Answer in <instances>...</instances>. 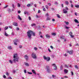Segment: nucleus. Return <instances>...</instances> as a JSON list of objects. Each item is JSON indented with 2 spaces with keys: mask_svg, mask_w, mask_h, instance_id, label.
<instances>
[{
  "mask_svg": "<svg viewBox=\"0 0 79 79\" xmlns=\"http://www.w3.org/2000/svg\"><path fill=\"white\" fill-rule=\"evenodd\" d=\"M32 34L33 36H35V33L32 31L31 30H28L27 32V35L28 37V38L30 39H31Z\"/></svg>",
  "mask_w": 79,
  "mask_h": 79,
  "instance_id": "obj_1",
  "label": "nucleus"
},
{
  "mask_svg": "<svg viewBox=\"0 0 79 79\" xmlns=\"http://www.w3.org/2000/svg\"><path fill=\"white\" fill-rule=\"evenodd\" d=\"M13 58L14 59L12 60V61H14V63H16V61L18 62L19 58L18 57V55L17 54H15L14 55Z\"/></svg>",
  "mask_w": 79,
  "mask_h": 79,
  "instance_id": "obj_2",
  "label": "nucleus"
},
{
  "mask_svg": "<svg viewBox=\"0 0 79 79\" xmlns=\"http://www.w3.org/2000/svg\"><path fill=\"white\" fill-rule=\"evenodd\" d=\"M31 56L33 59H37V56H36V54L35 53H32Z\"/></svg>",
  "mask_w": 79,
  "mask_h": 79,
  "instance_id": "obj_3",
  "label": "nucleus"
},
{
  "mask_svg": "<svg viewBox=\"0 0 79 79\" xmlns=\"http://www.w3.org/2000/svg\"><path fill=\"white\" fill-rule=\"evenodd\" d=\"M43 58L44 60H46L47 61H48L50 60V57H46L45 56H44Z\"/></svg>",
  "mask_w": 79,
  "mask_h": 79,
  "instance_id": "obj_4",
  "label": "nucleus"
},
{
  "mask_svg": "<svg viewBox=\"0 0 79 79\" xmlns=\"http://www.w3.org/2000/svg\"><path fill=\"white\" fill-rule=\"evenodd\" d=\"M52 66H53L54 67V70H56L57 69V67L56 65V64H52Z\"/></svg>",
  "mask_w": 79,
  "mask_h": 79,
  "instance_id": "obj_5",
  "label": "nucleus"
},
{
  "mask_svg": "<svg viewBox=\"0 0 79 79\" xmlns=\"http://www.w3.org/2000/svg\"><path fill=\"white\" fill-rule=\"evenodd\" d=\"M68 53H69L70 55H72L73 53V50H71L70 51H68L67 52Z\"/></svg>",
  "mask_w": 79,
  "mask_h": 79,
  "instance_id": "obj_6",
  "label": "nucleus"
},
{
  "mask_svg": "<svg viewBox=\"0 0 79 79\" xmlns=\"http://www.w3.org/2000/svg\"><path fill=\"white\" fill-rule=\"evenodd\" d=\"M62 11L63 13L65 14H66L68 13V11L65 9H63Z\"/></svg>",
  "mask_w": 79,
  "mask_h": 79,
  "instance_id": "obj_7",
  "label": "nucleus"
},
{
  "mask_svg": "<svg viewBox=\"0 0 79 79\" xmlns=\"http://www.w3.org/2000/svg\"><path fill=\"white\" fill-rule=\"evenodd\" d=\"M46 68L47 69V72H48V73H50V70L49 69V66H46Z\"/></svg>",
  "mask_w": 79,
  "mask_h": 79,
  "instance_id": "obj_8",
  "label": "nucleus"
},
{
  "mask_svg": "<svg viewBox=\"0 0 79 79\" xmlns=\"http://www.w3.org/2000/svg\"><path fill=\"white\" fill-rule=\"evenodd\" d=\"M13 42H19V40H18L16 39L14 40Z\"/></svg>",
  "mask_w": 79,
  "mask_h": 79,
  "instance_id": "obj_9",
  "label": "nucleus"
},
{
  "mask_svg": "<svg viewBox=\"0 0 79 79\" xmlns=\"http://www.w3.org/2000/svg\"><path fill=\"white\" fill-rule=\"evenodd\" d=\"M64 72L65 74H67V73H68V70L66 69H65L64 70Z\"/></svg>",
  "mask_w": 79,
  "mask_h": 79,
  "instance_id": "obj_10",
  "label": "nucleus"
},
{
  "mask_svg": "<svg viewBox=\"0 0 79 79\" xmlns=\"http://www.w3.org/2000/svg\"><path fill=\"white\" fill-rule=\"evenodd\" d=\"M13 24L14 26H18V24L16 22H15L13 23Z\"/></svg>",
  "mask_w": 79,
  "mask_h": 79,
  "instance_id": "obj_11",
  "label": "nucleus"
},
{
  "mask_svg": "<svg viewBox=\"0 0 79 79\" xmlns=\"http://www.w3.org/2000/svg\"><path fill=\"white\" fill-rule=\"evenodd\" d=\"M32 72L33 74H35V75H36V73H35V71L34 70H32Z\"/></svg>",
  "mask_w": 79,
  "mask_h": 79,
  "instance_id": "obj_12",
  "label": "nucleus"
},
{
  "mask_svg": "<svg viewBox=\"0 0 79 79\" xmlns=\"http://www.w3.org/2000/svg\"><path fill=\"white\" fill-rule=\"evenodd\" d=\"M46 37L47 39H49L50 38V36L48 35H46Z\"/></svg>",
  "mask_w": 79,
  "mask_h": 79,
  "instance_id": "obj_13",
  "label": "nucleus"
},
{
  "mask_svg": "<svg viewBox=\"0 0 79 79\" xmlns=\"http://www.w3.org/2000/svg\"><path fill=\"white\" fill-rule=\"evenodd\" d=\"M24 58L25 59H26V60H27V59H28V56L27 55H26L24 56Z\"/></svg>",
  "mask_w": 79,
  "mask_h": 79,
  "instance_id": "obj_14",
  "label": "nucleus"
},
{
  "mask_svg": "<svg viewBox=\"0 0 79 79\" xmlns=\"http://www.w3.org/2000/svg\"><path fill=\"white\" fill-rule=\"evenodd\" d=\"M65 4L67 5H69V2H68V1H65Z\"/></svg>",
  "mask_w": 79,
  "mask_h": 79,
  "instance_id": "obj_15",
  "label": "nucleus"
},
{
  "mask_svg": "<svg viewBox=\"0 0 79 79\" xmlns=\"http://www.w3.org/2000/svg\"><path fill=\"white\" fill-rule=\"evenodd\" d=\"M74 21L75 23H79V21H78L77 19H75Z\"/></svg>",
  "mask_w": 79,
  "mask_h": 79,
  "instance_id": "obj_16",
  "label": "nucleus"
},
{
  "mask_svg": "<svg viewBox=\"0 0 79 79\" xmlns=\"http://www.w3.org/2000/svg\"><path fill=\"white\" fill-rule=\"evenodd\" d=\"M7 11L8 13H10V12H11V9H7Z\"/></svg>",
  "mask_w": 79,
  "mask_h": 79,
  "instance_id": "obj_17",
  "label": "nucleus"
},
{
  "mask_svg": "<svg viewBox=\"0 0 79 79\" xmlns=\"http://www.w3.org/2000/svg\"><path fill=\"white\" fill-rule=\"evenodd\" d=\"M18 19H20V20H22V19H21V18L20 16H19V15L18 16Z\"/></svg>",
  "mask_w": 79,
  "mask_h": 79,
  "instance_id": "obj_18",
  "label": "nucleus"
},
{
  "mask_svg": "<svg viewBox=\"0 0 79 79\" xmlns=\"http://www.w3.org/2000/svg\"><path fill=\"white\" fill-rule=\"evenodd\" d=\"M64 23H65L66 24L68 25L69 24V22H68L64 21Z\"/></svg>",
  "mask_w": 79,
  "mask_h": 79,
  "instance_id": "obj_19",
  "label": "nucleus"
},
{
  "mask_svg": "<svg viewBox=\"0 0 79 79\" xmlns=\"http://www.w3.org/2000/svg\"><path fill=\"white\" fill-rule=\"evenodd\" d=\"M51 35H54V36H55L56 35V34H55V33H53L51 34Z\"/></svg>",
  "mask_w": 79,
  "mask_h": 79,
  "instance_id": "obj_20",
  "label": "nucleus"
},
{
  "mask_svg": "<svg viewBox=\"0 0 79 79\" xmlns=\"http://www.w3.org/2000/svg\"><path fill=\"white\" fill-rule=\"evenodd\" d=\"M34 50H38V48H37L36 47H34Z\"/></svg>",
  "mask_w": 79,
  "mask_h": 79,
  "instance_id": "obj_21",
  "label": "nucleus"
},
{
  "mask_svg": "<svg viewBox=\"0 0 79 79\" xmlns=\"http://www.w3.org/2000/svg\"><path fill=\"white\" fill-rule=\"evenodd\" d=\"M25 65L26 66H29V64L27 63H25Z\"/></svg>",
  "mask_w": 79,
  "mask_h": 79,
  "instance_id": "obj_22",
  "label": "nucleus"
},
{
  "mask_svg": "<svg viewBox=\"0 0 79 79\" xmlns=\"http://www.w3.org/2000/svg\"><path fill=\"white\" fill-rule=\"evenodd\" d=\"M75 7L78 8H79V5H76L75 6Z\"/></svg>",
  "mask_w": 79,
  "mask_h": 79,
  "instance_id": "obj_23",
  "label": "nucleus"
},
{
  "mask_svg": "<svg viewBox=\"0 0 79 79\" xmlns=\"http://www.w3.org/2000/svg\"><path fill=\"white\" fill-rule=\"evenodd\" d=\"M69 34L70 35H73V33L71 31L69 33Z\"/></svg>",
  "mask_w": 79,
  "mask_h": 79,
  "instance_id": "obj_24",
  "label": "nucleus"
},
{
  "mask_svg": "<svg viewBox=\"0 0 79 79\" xmlns=\"http://www.w3.org/2000/svg\"><path fill=\"white\" fill-rule=\"evenodd\" d=\"M5 35H6V36H8V34L6 33V31H5Z\"/></svg>",
  "mask_w": 79,
  "mask_h": 79,
  "instance_id": "obj_25",
  "label": "nucleus"
},
{
  "mask_svg": "<svg viewBox=\"0 0 79 79\" xmlns=\"http://www.w3.org/2000/svg\"><path fill=\"white\" fill-rule=\"evenodd\" d=\"M7 48L8 49H11V46L8 47Z\"/></svg>",
  "mask_w": 79,
  "mask_h": 79,
  "instance_id": "obj_26",
  "label": "nucleus"
},
{
  "mask_svg": "<svg viewBox=\"0 0 79 79\" xmlns=\"http://www.w3.org/2000/svg\"><path fill=\"white\" fill-rule=\"evenodd\" d=\"M60 70H62V69H63V66H62V65L60 66Z\"/></svg>",
  "mask_w": 79,
  "mask_h": 79,
  "instance_id": "obj_27",
  "label": "nucleus"
},
{
  "mask_svg": "<svg viewBox=\"0 0 79 79\" xmlns=\"http://www.w3.org/2000/svg\"><path fill=\"white\" fill-rule=\"evenodd\" d=\"M9 61L10 63H11V64H12V63H13V62H12V60H9Z\"/></svg>",
  "mask_w": 79,
  "mask_h": 79,
  "instance_id": "obj_28",
  "label": "nucleus"
},
{
  "mask_svg": "<svg viewBox=\"0 0 79 79\" xmlns=\"http://www.w3.org/2000/svg\"><path fill=\"white\" fill-rule=\"evenodd\" d=\"M51 56L52 58H54V57H55V56L54 55H51Z\"/></svg>",
  "mask_w": 79,
  "mask_h": 79,
  "instance_id": "obj_29",
  "label": "nucleus"
},
{
  "mask_svg": "<svg viewBox=\"0 0 79 79\" xmlns=\"http://www.w3.org/2000/svg\"><path fill=\"white\" fill-rule=\"evenodd\" d=\"M60 39H64V37L63 36H60Z\"/></svg>",
  "mask_w": 79,
  "mask_h": 79,
  "instance_id": "obj_30",
  "label": "nucleus"
},
{
  "mask_svg": "<svg viewBox=\"0 0 79 79\" xmlns=\"http://www.w3.org/2000/svg\"><path fill=\"white\" fill-rule=\"evenodd\" d=\"M28 74H32V73L31 72H27Z\"/></svg>",
  "mask_w": 79,
  "mask_h": 79,
  "instance_id": "obj_31",
  "label": "nucleus"
},
{
  "mask_svg": "<svg viewBox=\"0 0 79 79\" xmlns=\"http://www.w3.org/2000/svg\"><path fill=\"white\" fill-rule=\"evenodd\" d=\"M57 16L58 18H60V15L58 14L57 15Z\"/></svg>",
  "mask_w": 79,
  "mask_h": 79,
  "instance_id": "obj_32",
  "label": "nucleus"
},
{
  "mask_svg": "<svg viewBox=\"0 0 79 79\" xmlns=\"http://www.w3.org/2000/svg\"><path fill=\"white\" fill-rule=\"evenodd\" d=\"M24 13L25 15H26V14H27L28 13V12H27V11H25L24 12Z\"/></svg>",
  "mask_w": 79,
  "mask_h": 79,
  "instance_id": "obj_33",
  "label": "nucleus"
},
{
  "mask_svg": "<svg viewBox=\"0 0 79 79\" xmlns=\"http://www.w3.org/2000/svg\"><path fill=\"white\" fill-rule=\"evenodd\" d=\"M75 68H76V69H78V67L77 65H76L75 66Z\"/></svg>",
  "mask_w": 79,
  "mask_h": 79,
  "instance_id": "obj_34",
  "label": "nucleus"
},
{
  "mask_svg": "<svg viewBox=\"0 0 79 79\" xmlns=\"http://www.w3.org/2000/svg\"><path fill=\"white\" fill-rule=\"evenodd\" d=\"M34 26H35V23H33L32 24H31V26L33 27Z\"/></svg>",
  "mask_w": 79,
  "mask_h": 79,
  "instance_id": "obj_35",
  "label": "nucleus"
},
{
  "mask_svg": "<svg viewBox=\"0 0 79 79\" xmlns=\"http://www.w3.org/2000/svg\"><path fill=\"white\" fill-rule=\"evenodd\" d=\"M27 7H29V6H31V5L30 4H28L27 5Z\"/></svg>",
  "mask_w": 79,
  "mask_h": 79,
  "instance_id": "obj_36",
  "label": "nucleus"
},
{
  "mask_svg": "<svg viewBox=\"0 0 79 79\" xmlns=\"http://www.w3.org/2000/svg\"><path fill=\"white\" fill-rule=\"evenodd\" d=\"M8 28V27H6L5 28V30H6V29H7Z\"/></svg>",
  "mask_w": 79,
  "mask_h": 79,
  "instance_id": "obj_37",
  "label": "nucleus"
},
{
  "mask_svg": "<svg viewBox=\"0 0 79 79\" xmlns=\"http://www.w3.org/2000/svg\"><path fill=\"white\" fill-rule=\"evenodd\" d=\"M70 37H71V38H73L74 37L73 35H70Z\"/></svg>",
  "mask_w": 79,
  "mask_h": 79,
  "instance_id": "obj_38",
  "label": "nucleus"
},
{
  "mask_svg": "<svg viewBox=\"0 0 79 79\" xmlns=\"http://www.w3.org/2000/svg\"><path fill=\"white\" fill-rule=\"evenodd\" d=\"M65 68H68V66L66 64L65 65Z\"/></svg>",
  "mask_w": 79,
  "mask_h": 79,
  "instance_id": "obj_39",
  "label": "nucleus"
},
{
  "mask_svg": "<svg viewBox=\"0 0 79 79\" xmlns=\"http://www.w3.org/2000/svg\"><path fill=\"white\" fill-rule=\"evenodd\" d=\"M65 10H69V9H68V7H65Z\"/></svg>",
  "mask_w": 79,
  "mask_h": 79,
  "instance_id": "obj_40",
  "label": "nucleus"
},
{
  "mask_svg": "<svg viewBox=\"0 0 79 79\" xmlns=\"http://www.w3.org/2000/svg\"><path fill=\"white\" fill-rule=\"evenodd\" d=\"M45 7H46V8H47V9H48V6H47V5H46Z\"/></svg>",
  "mask_w": 79,
  "mask_h": 79,
  "instance_id": "obj_41",
  "label": "nucleus"
},
{
  "mask_svg": "<svg viewBox=\"0 0 79 79\" xmlns=\"http://www.w3.org/2000/svg\"><path fill=\"white\" fill-rule=\"evenodd\" d=\"M18 6L19 7H20V6H21L19 3L18 4Z\"/></svg>",
  "mask_w": 79,
  "mask_h": 79,
  "instance_id": "obj_42",
  "label": "nucleus"
},
{
  "mask_svg": "<svg viewBox=\"0 0 79 79\" xmlns=\"http://www.w3.org/2000/svg\"><path fill=\"white\" fill-rule=\"evenodd\" d=\"M50 47L51 48H52V49H53V46H51Z\"/></svg>",
  "mask_w": 79,
  "mask_h": 79,
  "instance_id": "obj_43",
  "label": "nucleus"
},
{
  "mask_svg": "<svg viewBox=\"0 0 79 79\" xmlns=\"http://www.w3.org/2000/svg\"><path fill=\"white\" fill-rule=\"evenodd\" d=\"M15 34V33H14V32H12L11 33V35H14Z\"/></svg>",
  "mask_w": 79,
  "mask_h": 79,
  "instance_id": "obj_44",
  "label": "nucleus"
},
{
  "mask_svg": "<svg viewBox=\"0 0 79 79\" xmlns=\"http://www.w3.org/2000/svg\"><path fill=\"white\" fill-rule=\"evenodd\" d=\"M6 76H9V73H8V72L6 73Z\"/></svg>",
  "mask_w": 79,
  "mask_h": 79,
  "instance_id": "obj_45",
  "label": "nucleus"
},
{
  "mask_svg": "<svg viewBox=\"0 0 79 79\" xmlns=\"http://www.w3.org/2000/svg\"><path fill=\"white\" fill-rule=\"evenodd\" d=\"M12 6L14 8H15V5H14V4H12Z\"/></svg>",
  "mask_w": 79,
  "mask_h": 79,
  "instance_id": "obj_46",
  "label": "nucleus"
},
{
  "mask_svg": "<svg viewBox=\"0 0 79 79\" xmlns=\"http://www.w3.org/2000/svg\"><path fill=\"white\" fill-rule=\"evenodd\" d=\"M14 44L15 45H17V43L15 42H14Z\"/></svg>",
  "mask_w": 79,
  "mask_h": 79,
  "instance_id": "obj_47",
  "label": "nucleus"
},
{
  "mask_svg": "<svg viewBox=\"0 0 79 79\" xmlns=\"http://www.w3.org/2000/svg\"><path fill=\"white\" fill-rule=\"evenodd\" d=\"M50 19L48 18V17H47V19H46V21H47L48 20H49Z\"/></svg>",
  "mask_w": 79,
  "mask_h": 79,
  "instance_id": "obj_48",
  "label": "nucleus"
},
{
  "mask_svg": "<svg viewBox=\"0 0 79 79\" xmlns=\"http://www.w3.org/2000/svg\"><path fill=\"white\" fill-rule=\"evenodd\" d=\"M28 18L29 19V20H31V17L30 16H29L28 17Z\"/></svg>",
  "mask_w": 79,
  "mask_h": 79,
  "instance_id": "obj_49",
  "label": "nucleus"
},
{
  "mask_svg": "<svg viewBox=\"0 0 79 79\" xmlns=\"http://www.w3.org/2000/svg\"><path fill=\"white\" fill-rule=\"evenodd\" d=\"M16 30H17V31H19V28H16Z\"/></svg>",
  "mask_w": 79,
  "mask_h": 79,
  "instance_id": "obj_50",
  "label": "nucleus"
},
{
  "mask_svg": "<svg viewBox=\"0 0 79 79\" xmlns=\"http://www.w3.org/2000/svg\"><path fill=\"white\" fill-rule=\"evenodd\" d=\"M8 7V5H6L5 7H4V8H7Z\"/></svg>",
  "mask_w": 79,
  "mask_h": 79,
  "instance_id": "obj_51",
  "label": "nucleus"
},
{
  "mask_svg": "<svg viewBox=\"0 0 79 79\" xmlns=\"http://www.w3.org/2000/svg\"><path fill=\"white\" fill-rule=\"evenodd\" d=\"M43 10V11H46L45 8H44Z\"/></svg>",
  "mask_w": 79,
  "mask_h": 79,
  "instance_id": "obj_52",
  "label": "nucleus"
},
{
  "mask_svg": "<svg viewBox=\"0 0 79 79\" xmlns=\"http://www.w3.org/2000/svg\"><path fill=\"white\" fill-rule=\"evenodd\" d=\"M55 5H58V2H55Z\"/></svg>",
  "mask_w": 79,
  "mask_h": 79,
  "instance_id": "obj_53",
  "label": "nucleus"
},
{
  "mask_svg": "<svg viewBox=\"0 0 79 79\" xmlns=\"http://www.w3.org/2000/svg\"><path fill=\"white\" fill-rule=\"evenodd\" d=\"M71 8H73V4H71Z\"/></svg>",
  "mask_w": 79,
  "mask_h": 79,
  "instance_id": "obj_54",
  "label": "nucleus"
},
{
  "mask_svg": "<svg viewBox=\"0 0 79 79\" xmlns=\"http://www.w3.org/2000/svg\"><path fill=\"white\" fill-rule=\"evenodd\" d=\"M34 5L35 7V8H36V7L37 6V4H35V5Z\"/></svg>",
  "mask_w": 79,
  "mask_h": 79,
  "instance_id": "obj_55",
  "label": "nucleus"
},
{
  "mask_svg": "<svg viewBox=\"0 0 79 79\" xmlns=\"http://www.w3.org/2000/svg\"><path fill=\"white\" fill-rule=\"evenodd\" d=\"M40 13V10H39L38 11V13Z\"/></svg>",
  "mask_w": 79,
  "mask_h": 79,
  "instance_id": "obj_56",
  "label": "nucleus"
},
{
  "mask_svg": "<svg viewBox=\"0 0 79 79\" xmlns=\"http://www.w3.org/2000/svg\"><path fill=\"white\" fill-rule=\"evenodd\" d=\"M51 10L52 11H54V9H53V8H51Z\"/></svg>",
  "mask_w": 79,
  "mask_h": 79,
  "instance_id": "obj_57",
  "label": "nucleus"
},
{
  "mask_svg": "<svg viewBox=\"0 0 79 79\" xmlns=\"http://www.w3.org/2000/svg\"><path fill=\"white\" fill-rule=\"evenodd\" d=\"M71 73H72V75L73 76V75H74V74H73V71H72L71 72Z\"/></svg>",
  "mask_w": 79,
  "mask_h": 79,
  "instance_id": "obj_58",
  "label": "nucleus"
},
{
  "mask_svg": "<svg viewBox=\"0 0 79 79\" xmlns=\"http://www.w3.org/2000/svg\"><path fill=\"white\" fill-rule=\"evenodd\" d=\"M18 13H21V11L19 10L18 11Z\"/></svg>",
  "mask_w": 79,
  "mask_h": 79,
  "instance_id": "obj_59",
  "label": "nucleus"
},
{
  "mask_svg": "<svg viewBox=\"0 0 79 79\" xmlns=\"http://www.w3.org/2000/svg\"><path fill=\"white\" fill-rule=\"evenodd\" d=\"M52 21H55V19H53L52 20Z\"/></svg>",
  "mask_w": 79,
  "mask_h": 79,
  "instance_id": "obj_60",
  "label": "nucleus"
},
{
  "mask_svg": "<svg viewBox=\"0 0 79 79\" xmlns=\"http://www.w3.org/2000/svg\"><path fill=\"white\" fill-rule=\"evenodd\" d=\"M9 79H12V78H11V77H9Z\"/></svg>",
  "mask_w": 79,
  "mask_h": 79,
  "instance_id": "obj_61",
  "label": "nucleus"
},
{
  "mask_svg": "<svg viewBox=\"0 0 79 79\" xmlns=\"http://www.w3.org/2000/svg\"><path fill=\"white\" fill-rule=\"evenodd\" d=\"M66 29H69V28H70V27H66Z\"/></svg>",
  "mask_w": 79,
  "mask_h": 79,
  "instance_id": "obj_62",
  "label": "nucleus"
},
{
  "mask_svg": "<svg viewBox=\"0 0 79 79\" xmlns=\"http://www.w3.org/2000/svg\"><path fill=\"white\" fill-rule=\"evenodd\" d=\"M13 73H16V70H13Z\"/></svg>",
  "mask_w": 79,
  "mask_h": 79,
  "instance_id": "obj_63",
  "label": "nucleus"
},
{
  "mask_svg": "<svg viewBox=\"0 0 79 79\" xmlns=\"http://www.w3.org/2000/svg\"><path fill=\"white\" fill-rule=\"evenodd\" d=\"M24 72L25 73H26V70H24Z\"/></svg>",
  "mask_w": 79,
  "mask_h": 79,
  "instance_id": "obj_64",
  "label": "nucleus"
}]
</instances>
